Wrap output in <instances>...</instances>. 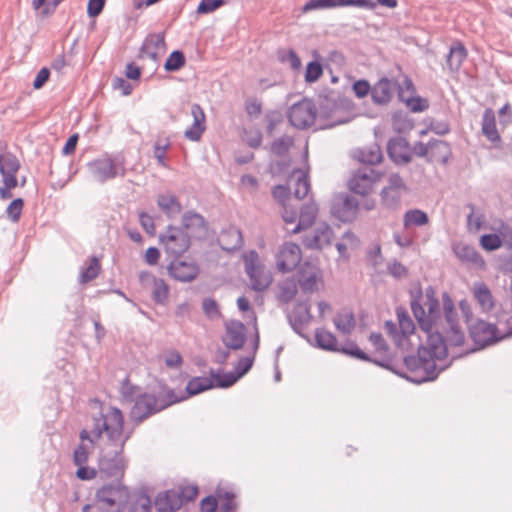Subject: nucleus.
<instances>
[{
  "instance_id": "obj_39",
  "label": "nucleus",
  "mask_w": 512,
  "mask_h": 512,
  "mask_svg": "<svg viewBox=\"0 0 512 512\" xmlns=\"http://www.w3.org/2000/svg\"><path fill=\"white\" fill-rule=\"evenodd\" d=\"M297 281L295 277H290L279 283L278 300L284 304L290 303L297 294Z\"/></svg>"
},
{
  "instance_id": "obj_17",
  "label": "nucleus",
  "mask_w": 512,
  "mask_h": 512,
  "mask_svg": "<svg viewBox=\"0 0 512 512\" xmlns=\"http://www.w3.org/2000/svg\"><path fill=\"white\" fill-rule=\"evenodd\" d=\"M167 273L175 281L188 283L199 275V266L194 262L173 258L167 265Z\"/></svg>"
},
{
  "instance_id": "obj_60",
  "label": "nucleus",
  "mask_w": 512,
  "mask_h": 512,
  "mask_svg": "<svg viewBox=\"0 0 512 512\" xmlns=\"http://www.w3.org/2000/svg\"><path fill=\"white\" fill-rule=\"evenodd\" d=\"M314 230L320 237V240L324 247L329 246L331 244L334 231L326 222L319 223Z\"/></svg>"
},
{
  "instance_id": "obj_30",
  "label": "nucleus",
  "mask_w": 512,
  "mask_h": 512,
  "mask_svg": "<svg viewBox=\"0 0 512 512\" xmlns=\"http://www.w3.org/2000/svg\"><path fill=\"white\" fill-rule=\"evenodd\" d=\"M453 251L461 262L473 264L478 267L485 266L484 259L473 246L458 244L453 246Z\"/></svg>"
},
{
  "instance_id": "obj_33",
  "label": "nucleus",
  "mask_w": 512,
  "mask_h": 512,
  "mask_svg": "<svg viewBox=\"0 0 512 512\" xmlns=\"http://www.w3.org/2000/svg\"><path fill=\"white\" fill-rule=\"evenodd\" d=\"M315 347L331 352H338V342L335 335L325 329L317 328L315 330Z\"/></svg>"
},
{
  "instance_id": "obj_55",
  "label": "nucleus",
  "mask_w": 512,
  "mask_h": 512,
  "mask_svg": "<svg viewBox=\"0 0 512 512\" xmlns=\"http://www.w3.org/2000/svg\"><path fill=\"white\" fill-rule=\"evenodd\" d=\"M23 207L24 200L22 198L19 197L13 199L6 208L7 218L13 223L18 222L21 217Z\"/></svg>"
},
{
  "instance_id": "obj_14",
  "label": "nucleus",
  "mask_w": 512,
  "mask_h": 512,
  "mask_svg": "<svg viewBox=\"0 0 512 512\" xmlns=\"http://www.w3.org/2000/svg\"><path fill=\"white\" fill-rule=\"evenodd\" d=\"M359 202L348 194H339L331 202L330 212L332 216L341 222H352L358 213Z\"/></svg>"
},
{
  "instance_id": "obj_40",
  "label": "nucleus",
  "mask_w": 512,
  "mask_h": 512,
  "mask_svg": "<svg viewBox=\"0 0 512 512\" xmlns=\"http://www.w3.org/2000/svg\"><path fill=\"white\" fill-rule=\"evenodd\" d=\"M382 152L377 144H373L370 147L360 149L357 154V159L363 164H367L369 167L381 162Z\"/></svg>"
},
{
  "instance_id": "obj_26",
  "label": "nucleus",
  "mask_w": 512,
  "mask_h": 512,
  "mask_svg": "<svg viewBox=\"0 0 512 512\" xmlns=\"http://www.w3.org/2000/svg\"><path fill=\"white\" fill-rule=\"evenodd\" d=\"M191 114L193 116L192 125L184 132V137L190 141H199L206 129L205 113L202 107L195 103L191 106Z\"/></svg>"
},
{
  "instance_id": "obj_34",
  "label": "nucleus",
  "mask_w": 512,
  "mask_h": 512,
  "mask_svg": "<svg viewBox=\"0 0 512 512\" xmlns=\"http://www.w3.org/2000/svg\"><path fill=\"white\" fill-rule=\"evenodd\" d=\"M466 57L467 50L462 42L458 41L450 47L446 64L451 71H458Z\"/></svg>"
},
{
  "instance_id": "obj_24",
  "label": "nucleus",
  "mask_w": 512,
  "mask_h": 512,
  "mask_svg": "<svg viewBox=\"0 0 512 512\" xmlns=\"http://www.w3.org/2000/svg\"><path fill=\"white\" fill-rule=\"evenodd\" d=\"M182 505L181 495L175 489L158 493L154 501L157 512H176Z\"/></svg>"
},
{
  "instance_id": "obj_25",
  "label": "nucleus",
  "mask_w": 512,
  "mask_h": 512,
  "mask_svg": "<svg viewBox=\"0 0 512 512\" xmlns=\"http://www.w3.org/2000/svg\"><path fill=\"white\" fill-rule=\"evenodd\" d=\"M181 223L182 229L187 233L190 232L192 235H197L199 237L205 235L208 230V222L206 219L194 210L184 212Z\"/></svg>"
},
{
  "instance_id": "obj_1",
  "label": "nucleus",
  "mask_w": 512,
  "mask_h": 512,
  "mask_svg": "<svg viewBox=\"0 0 512 512\" xmlns=\"http://www.w3.org/2000/svg\"><path fill=\"white\" fill-rule=\"evenodd\" d=\"M442 303L447 323V327H443L445 336L439 331L426 336V345L420 344L418 346L417 356L407 355L403 357V364L409 373L404 372L400 367L401 375L398 376L411 383L423 384L436 380L439 374L452 364L455 357L445 364H437L436 361L441 362L447 358L448 346L460 347L465 342V334L459 323L454 301L449 293L444 292L442 294Z\"/></svg>"
},
{
  "instance_id": "obj_42",
  "label": "nucleus",
  "mask_w": 512,
  "mask_h": 512,
  "mask_svg": "<svg viewBox=\"0 0 512 512\" xmlns=\"http://www.w3.org/2000/svg\"><path fill=\"white\" fill-rule=\"evenodd\" d=\"M210 376L214 381V387L222 389L233 386L239 380L235 372H223L220 369H210Z\"/></svg>"
},
{
  "instance_id": "obj_53",
  "label": "nucleus",
  "mask_w": 512,
  "mask_h": 512,
  "mask_svg": "<svg viewBox=\"0 0 512 512\" xmlns=\"http://www.w3.org/2000/svg\"><path fill=\"white\" fill-rule=\"evenodd\" d=\"M202 310L204 315L210 320H218L222 317L219 304L212 297H205L202 300Z\"/></svg>"
},
{
  "instance_id": "obj_29",
  "label": "nucleus",
  "mask_w": 512,
  "mask_h": 512,
  "mask_svg": "<svg viewBox=\"0 0 512 512\" xmlns=\"http://www.w3.org/2000/svg\"><path fill=\"white\" fill-rule=\"evenodd\" d=\"M481 130L488 141L494 144L501 143V136L496 127V116L492 108L484 110L481 121Z\"/></svg>"
},
{
  "instance_id": "obj_22",
  "label": "nucleus",
  "mask_w": 512,
  "mask_h": 512,
  "mask_svg": "<svg viewBox=\"0 0 512 512\" xmlns=\"http://www.w3.org/2000/svg\"><path fill=\"white\" fill-rule=\"evenodd\" d=\"M20 169V163L8 161L5 166H1L0 175L3 185L0 186V199L8 200L12 198V189L18 186L17 172Z\"/></svg>"
},
{
  "instance_id": "obj_18",
  "label": "nucleus",
  "mask_w": 512,
  "mask_h": 512,
  "mask_svg": "<svg viewBox=\"0 0 512 512\" xmlns=\"http://www.w3.org/2000/svg\"><path fill=\"white\" fill-rule=\"evenodd\" d=\"M398 81L388 77H381L377 82L372 85L371 99L376 106L388 105L395 92H397Z\"/></svg>"
},
{
  "instance_id": "obj_6",
  "label": "nucleus",
  "mask_w": 512,
  "mask_h": 512,
  "mask_svg": "<svg viewBox=\"0 0 512 512\" xmlns=\"http://www.w3.org/2000/svg\"><path fill=\"white\" fill-rule=\"evenodd\" d=\"M125 458L119 448L109 446L106 441L99 449L98 472L102 479L116 478L119 480L125 473Z\"/></svg>"
},
{
  "instance_id": "obj_32",
  "label": "nucleus",
  "mask_w": 512,
  "mask_h": 512,
  "mask_svg": "<svg viewBox=\"0 0 512 512\" xmlns=\"http://www.w3.org/2000/svg\"><path fill=\"white\" fill-rule=\"evenodd\" d=\"M452 156L451 148L448 142L444 140H430V159L447 164Z\"/></svg>"
},
{
  "instance_id": "obj_12",
  "label": "nucleus",
  "mask_w": 512,
  "mask_h": 512,
  "mask_svg": "<svg viewBox=\"0 0 512 512\" xmlns=\"http://www.w3.org/2000/svg\"><path fill=\"white\" fill-rule=\"evenodd\" d=\"M317 112L312 100L302 99L289 108L287 117L293 127L303 130L314 124Z\"/></svg>"
},
{
  "instance_id": "obj_50",
  "label": "nucleus",
  "mask_w": 512,
  "mask_h": 512,
  "mask_svg": "<svg viewBox=\"0 0 512 512\" xmlns=\"http://www.w3.org/2000/svg\"><path fill=\"white\" fill-rule=\"evenodd\" d=\"M380 195L382 204L385 207L393 210L398 208L402 196L400 191H397L395 189L393 190L389 188H383L381 190Z\"/></svg>"
},
{
  "instance_id": "obj_62",
  "label": "nucleus",
  "mask_w": 512,
  "mask_h": 512,
  "mask_svg": "<svg viewBox=\"0 0 512 512\" xmlns=\"http://www.w3.org/2000/svg\"><path fill=\"white\" fill-rule=\"evenodd\" d=\"M352 91L354 92L357 98L362 99L366 97L368 94H372V86L370 85L368 80L359 79L352 84Z\"/></svg>"
},
{
  "instance_id": "obj_46",
  "label": "nucleus",
  "mask_w": 512,
  "mask_h": 512,
  "mask_svg": "<svg viewBox=\"0 0 512 512\" xmlns=\"http://www.w3.org/2000/svg\"><path fill=\"white\" fill-rule=\"evenodd\" d=\"M277 57L282 64H289L294 71L300 70L302 63L294 49L281 48L277 51Z\"/></svg>"
},
{
  "instance_id": "obj_23",
  "label": "nucleus",
  "mask_w": 512,
  "mask_h": 512,
  "mask_svg": "<svg viewBox=\"0 0 512 512\" xmlns=\"http://www.w3.org/2000/svg\"><path fill=\"white\" fill-rule=\"evenodd\" d=\"M166 51L165 33L148 34L140 47L139 53L141 57H148L153 61L158 60V54Z\"/></svg>"
},
{
  "instance_id": "obj_38",
  "label": "nucleus",
  "mask_w": 512,
  "mask_h": 512,
  "mask_svg": "<svg viewBox=\"0 0 512 512\" xmlns=\"http://www.w3.org/2000/svg\"><path fill=\"white\" fill-rule=\"evenodd\" d=\"M398 99L404 102L409 110L413 113H420L429 108V102L426 98L420 96H407L403 89L398 91Z\"/></svg>"
},
{
  "instance_id": "obj_28",
  "label": "nucleus",
  "mask_w": 512,
  "mask_h": 512,
  "mask_svg": "<svg viewBox=\"0 0 512 512\" xmlns=\"http://www.w3.org/2000/svg\"><path fill=\"white\" fill-rule=\"evenodd\" d=\"M318 212V207L315 202L304 204L300 208L299 219L291 230L290 234H297L301 231L308 229L315 221Z\"/></svg>"
},
{
  "instance_id": "obj_19",
  "label": "nucleus",
  "mask_w": 512,
  "mask_h": 512,
  "mask_svg": "<svg viewBox=\"0 0 512 512\" xmlns=\"http://www.w3.org/2000/svg\"><path fill=\"white\" fill-rule=\"evenodd\" d=\"M246 342V326L239 320H230L225 324L222 343L231 350H240Z\"/></svg>"
},
{
  "instance_id": "obj_45",
  "label": "nucleus",
  "mask_w": 512,
  "mask_h": 512,
  "mask_svg": "<svg viewBox=\"0 0 512 512\" xmlns=\"http://www.w3.org/2000/svg\"><path fill=\"white\" fill-rule=\"evenodd\" d=\"M338 352L365 362L371 360V357L352 340H346Z\"/></svg>"
},
{
  "instance_id": "obj_5",
  "label": "nucleus",
  "mask_w": 512,
  "mask_h": 512,
  "mask_svg": "<svg viewBox=\"0 0 512 512\" xmlns=\"http://www.w3.org/2000/svg\"><path fill=\"white\" fill-rule=\"evenodd\" d=\"M87 168L93 179L100 184L126 175L125 158L120 153H104L89 161Z\"/></svg>"
},
{
  "instance_id": "obj_27",
  "label": "nucleus",
  "mask_w": 512,
  "mask_h": 512,
  "mask_svg": "<svg viewBox=\"0 0 512 512\" xmlns=\"http://www.w3.org/2000/svg\"><path fill=\"white\" fill-rule=\"evenodd\" d=\"M244 245L242 231L236 226H230L221 232L220 246L223 251L233 253Z\"/></svg>"
},
{
  "instance_id": "obj_35",
  "label": "nucleus",
  "mask_w": 512,
  "mask_h": 512,
  "mask_svg": "<svg viewBox=\"0 0 512 512\" xmlns=\"http://www.w3.org/2000/svg\"><path fill=\"white\" fill-rule=\"evenodd\" d=\"M214 388V381L210 377L197 376L190 379L186 385V394L184 397L187 399L189 396L198 395L204 391Z\"/></svg>"
},
{
  "instance_id": "obj_10",
  "label": "nucleus",
  "mask_w": 512,
  "mask_h": 512,
  "mask_svg": "<svg viewBox=\"0 0 512 512\" xmlns=\"http://www.w3.org/2000/svg\"><path fill=\"white\" fill-rule=\"evenodd\" d=\"M294 277L304 294L318 292L323 286L322 270L311 261H305L299 265Z\"/></svg>"
},
{
  "instance_id": "obj_61",
  "label": "nucleus",
  "mask_w": 512,
  "mask_h": 512,
  "mask_svg": "<svg viewBox=\"0 0 512 512\" xmlns=\"http://www.w3.org/2000/svg\"><path fill=\"white\" fill-rule=\"evenodd\" d=\"M255 357L254 355L241 357L235 365V374L238 379L242 378L246 373L250 371L253 366Z\"/></svg>"
},
{
  "instance_id": "obj_54",
  "label": "nucleus",
  "mask_w": 512,
  "mask_h": 512,
  "mask_svg": "<svg viewBox=\"0 0 512 512\" xmlns=\"http://www.w3.org/2000/svg\"><path fill=\"white\" fill-rule=\"evenodd\" d=\"M216 496L218 499L222 500L220 506L221 512H231L237 507L235 502L236 495L233 492L217 489Z\"/></svg>"
},
{
  "instance_id": "obj_52",
  "label": "nucleus",
  "mask_w": 512,
  "mask_h": 512,
  "mask_svg": "<svg viewBox=\"0 0 512 512\" xmlns=\"http://www.w3.org/2000/svg\"><path fill=\"white\" fill-rule=\"evenodd\" d=\"M171 142L169 137H166L164 142L162 143L161 139L159 138L153 146V154L155 159L157 160L158 165L167 168L168 164L165 158L166 151L170 148Z\"/></svg>"
},
{
  "instance_id": "obj_16",
  "label": "nucleus",
  "mask_w": 512,
  "mask_h": 512,
  "mask_svg": "<svg viewBox=\"0 0 512 512\" xmlns=\"http://www.w3.org/2000/svg\"><path fill=\"white\" fill-rule=\"evenodd\" d=\"M379 178V174L369 166L356 170L349 180L350 190L361 196L367 195L373 186V183Z\"/></svg>"
},
{
  "instance_id": "obj_63",
  "label": "nucleus",
  "mask_w": 512,
  "mask_h": 512,
  "mask_svg": "<svg viewBox=\"0 0 512 512\" xmlns=\"http://www.w3.org/2000/svg\"><path fill=\"white\" fill-rule=\"evenodd\" d=\"M290 188L286 185H277L272 190V195L274 199L282 205V207L287 206V201L290 200Z\"/></svg>"
},
{
  "instance_id": "obj_48",
  "label": "nucleus",
  "mask_w": 512,
  "mask_h": 512,
  "mask_svg": "<svg viewBox=\"0 0 512 512\" xmlns=\"http://www.w3.org/2000/svg\"><path fill=\"white\" fill-rule=\"evenodd\" d=\"M139 386L130 382L129 376H126L120 385V394L122 401L132 403L139 395Z\"/></svg>"
},
{
  "instance_id": "obj_11",
  "label": "nucleus",
  "mask_w": 512,
  "mask_h": 512,
  "mask_svg": "<svg viewBox=\"0 0 512 512\" xmlns=\"http://www.w3.org/2000/svg\"><path fill=\"white\" fill-rule=\"evenodd\" d=\"M468 330L469 336L475 345V348L471 351L495 344L504 338V335L499 334L496 325L481 319H477L475 322L468 324Z\"/></svg>"
},
{
  "instance_id": "obj_4",
  "label": "nucleus",
  "mask_w": 512,
  "mask_h": 512,
  "mask_svg": "<svg viewBox=\"0 0 512 512\" xmlns=\"http://www.w3.org/2000/svg\"><path fill=\"white\" fill-rule=\"evenodd\" d=\"M106 418H99L95 428L96 437H102L105 433L106 441L109 446L119 448V452H124L126 442L131 438L133 429L125 430L124 415L118 407L109 406Z\"/></svg>"
},
{
  "instance_id": "obj_49",
  "label": "nucleus",
  "mask_w": 512,
  "mask_h": 512,
  "mask_svg": "<svg viewBox=\"0 0 512 512\" xmlns=\"http://www.w3.org/2000/svg\"><path fill=\"white\" fill-rule=\"evenodd\" d=\"M99 418H106V413H104L103 411H100L98 414L93 416V418H92L93 427H92L91 431L89 432L87 429H82L79 433V438L81 441L80 443H85L87 441L93 447L102 438V437H96L95 432H94L95 428L98 424Z\"/></svg>"
},
{
  "instance_id": "obj_37",
  "label": "nucleus",
  "mask_w": 512,
  "mask_h": 512,
  "mask_svg": "<svg viewBox=\"0 0 512 512\" xmlns=\"http://www.w3.org/2000/svg\"><path fill=\"white\" fill-rule=\"evenodd\" d=\"M429 223L428 214L418 208L407 210L403 215V226L409 228L411 226L421 227Z\"/></svg>"
},
{
  "instance_id": "obj_8",
  "label": "nucleus",
  "mask_w": 512,
  "mask_h": 512,
  "mask_svg": "<svg viewBox=\"0 0 512 512\" xmlns=\"http://www.w3.org/2000/svg\"><path fill=\"white\" fill-rule=\"evenodd\" d=\"M165 252L173 258H180L191 245L190 235L182 228L168 225L165 233L159 235Z\"/></svg>"
},
{
  "instance_id": "obj_2",
  "label": "nucleus",
  "mask_w": 512,
  "mask_h": 512,
  "mask_svg": "<svg viewBox=\"0 0 512 512\" xmlns=\"http://www.w3.org/2000/svg\"><path fill=\"white\" fill-rule=\"evenodd\" d=\"M410 306L414 317L416 318L421 330L425 332L426 336L435 334L437 331L443 333L445 336L444 328L447 327L445 316L441 317L440 304L438 298L425 300L424 304L427 307V312L423 307V290L420 283L409 290ZM445 314V312L443 311Z\"/></svg>"
},
{
  "instance_id": "obj_20",
  "label": "nucleus",
  "mask_w": 512,
  "mask_h": 512,
  "mask_svg": "<svg viewBox=\"0 0 512 512\" xmlns=\"http://www.w3.org/2000/svg\"><path fill=\"white\" fill-rule=\"evenodd\" d=\"M152 502L150 496L143 489L130 490L125 498L123 512H151Z\"/></svg>"
},
{
  "instance_id": "obj_13",
  "label": "nucleus",
  "mask_w": 512,
  "mask_h": 512,
  "mask_svg": "<svg viewBox=\"0 0 512 512\" xmlns=\"http://www.w3.org/2000/svg\"><path fill=\"white\" fill-rule=\"evenodd\" d=\"M311 305L308 299L299 300L292 311L287 314V320L292 330L308 343L312 344L311 338L304 333V327L311 321Z\"/></svg>"
},
{
  "instance_id": "obj_15",
  "label": "nucleus",
  "mask_w": 512,
  "mask_h": 512,
  "mask_svg": "<svg viewBox=\"0 0 512 512\" xmlns=\"http://www.w3.org/2000/svg\"><path fill=\"white\" fill-rule=\"evenodd\" d=\"M301 248L293 242H285L276 254V264L279 271L291 272L299 267L301 261Z\"/></svg>"
},
{
  "instance_id": "obj_47",
  "label": "nucleus",
  "mask_w": 512,
  "mask_h": 512,
  "mask_svg": "<svg viewBox=\"0 0 512 512\" xmlns=\"http://www.w3.org/2000/svg\"><path fill=\"white\" fill-rule=\"evenodd\" d=\"M185 63L186 58L183 51L174 50L166 59L164 63V69L167 72H176L179 71L182 67H184Z\"/></svg>"
},
{
  "instance_id": "obj_7",
  "label": "nucleus",
  "mask_w": 512,
  "mask_h": 512,
  "mask_svg": "<svg viewBox=\"0 0 512 512\" xmlns=\"http://www.w3.org/2000/svg\"><path fill=\"white\" fill-rule=\"evenodd\" d=\"M128 487L118 481L108 483L96 490L95 501L100 512H123Z\"/></svg>"
},
{
  "instance_id": "obj_56",
  "label": "nucleus",
  "mask_w": 512,
  "mask_h": 512,
  "mask_svg": "<svg viewBox=\"0 0 512 512\" xmlns=\"http://www.w3.org/2000/svg\"><path fill=\"white\" fill-rule=\"evenodd\" d=\"M480 245L484 250L488 252L499 249L501 247V239L499 233L483 234L480 237Z\"/></svg>"
},
{
  "instance_id": "obj_9",
  "label": "nucleus",
  "mask_w": 512,
  "mask_h": 512,
  "mask_svg": "<svg viewBox=\"0 0 512 512\" xmlns=\"http://www.w3.org/2000/svg\"><path fill=\"white\" fill-rule=\"evenodd\" d=\"M245 272L250 279L251 289L257 292L265 290L271 283V277L260 263L256 250H250L243 255Z\"/></svg>"
},
{
  "instance_id": "obj_31",
  "label": "nucleus",
  "mask_w": 512,
  "mask_h": 512,
  "mask_svg": "<svg viewBox=\"0 0 512 512\" xmlns=\"http://www.w3.org/2000/svg\"><path fill=\"white\" fill-rule=\"evenodd\" d=\"M159 209L168 217L174 218L182 211V205L173 194H159L157 197Z\"/></svg>"
},
{
  "instance_id": "obj_3",
  "label": "nucleus",
  "mask_w": 512,
  "mask_h": 512,
  "mask_svg": "<svg viewBox=\"0 0 512 512\" xmlns=\"http://www.w3.org/2000/svg\"><path fill=\"white\" fill-rule=\"evenodd\" d=\"M183 400L185 397H178L173 389L168 388L166 384H160L158 395L145 392L136 397L129 416L135 425H139L150 416Z\"/></svg>"
},
{
  "instance_id": "obj_57",
  "label": "nucleus",
  "mask_w": 512,
  "mask_h": 512,
  "mask_svg": "<svg viewBox=\"0 0 512 512\" xmlns=\"http://www.w3.org/2000/svg\"><path fill=\"white\" fill-rule=\"evenodd\" d=\"M323 74V67L322 64L317 61H310L308 62L306 66L305 71V81L307 83H314L316 82Z\"/></svg>"
},
{
  "instance_id": "obj_58",
  "label": "nucleus",
  "mask_w": 512,
  "mask_h": 512,
  "mask_svg": "<svg viewBox=\"0 0 512 512\" xmlns=\"http://www.w3.org/2000/svg\"><path fill=\"white\" fill-rule=\"evenodd\" d=\"M338 7L337 0H308L302 7V12L306 13L313 10L329 9Z\"/></svg>"
},
{
  "instance_id": "obj_21",
  "label": "nucleus",
  "mask_w": 512,
  "mask_h": 512,
  "mask_svg": "<svg viewBox=\"0 0 512 512\" xmlns=\"http://www.w3.org/2000/svg\"><path fill=\"white\" fill-rule=\"evenodd\" d=\"M387 153L389 158L398 165L407 164L412 160L409 143L400 136L389 139Z\"/></svg>"
},
{
  "instance_id": "obj_64",
  "label": "nucleus",
  "mask_w": 512,
  "mask_h": 512,
  "mask_svg": "<svg viewBox=\"0 0 512 512\" xmlns=\"http://www.w3.org/2000/svg\"><path fill=\"white\" fill-rule=\"evenodd\" d=\"M89 456V447L86 443H79L73 452L74 465L86 464Z\"/></svg>"
},
{
  "instance_id": "obj_51",
  "label": "nucleus",
  "mask_w": 512,
  "mask_h": 512,
  "mask_svg": "<svg viewBox=\"0 0 512 512\" xmlns=\"http://www.w3.org/2000/svg\"><path fill=\"white\" fill-rule=\"evenodd\" d=\"M334 324L339 331L343 333H350L355 326L353 313H338L334 318Z\"/></svg>"
},
{
  "instance_id": "obj_43",
  "label": "nucleus",
  "mask_w": 512,
  "mask_h": 512,
  "mask_svg": "<svg viewBox=\"0 0 512 512\" xmlns=\"http://www.w3.org/2000/svg\"><path fill=\"white\" fill-rule=\"evenodd\" d=\"M101 270L99 258L96 256H92L90 258L89 265L86 267H81L79 274V283L85 284L88 283L95 278L98 277Z\"/></svg>"
},
{
  "instance_id": "obj_41",
  "label": "nucleus",
  "mask_w": 512,
  "mask_h": 512,
  "mask_svg": "<svg viewBox=\"0 0 512 512\" xmlns=\"http://www.w3.org/2000/svg\"><path fill=\"white\" fill-rule=\"evenodd\" d=\"M151 298L157 305H166L169 298V286L164 279L158 278L152 283Z\"/></svg>"
},
{
  "instance_id": "obj_36",
  "label": "nucleus",
  "mask_w": 512,
  "mask_h": 512,
  "mask_svg": "<svg viewBox=\"0 0 512 512\" xmlns=\"http://www.w3.org/2000/svg\"><path fill=\"white\" fill-rule=\"evenodd\" d=\"M292 175H297L294 184V197L298 200L304 199L310 191V180L307 172L300 168H295L292 171Z\"/></svg>"
},
{
  "instance_id": "obj_59",
  "label": "nucleus",
  "mask_w": 512,
  "mask_h": 512,
  "mask_svg": "<svg viewBox=\"0 0 512 512\" xmlns=\"http://www.w3.org/2000/svg\"><path fill=\"white\" fill-rule=\"evenodd\" d=\"M292 140L290 138L280 137L271 144V152L276 156H284L288 153Z\"/></svg>"
},
{
  "instance_id": "obj_44",
  "label": "nucleus",
  "mask_w": 512,
  "mask_h": 512,
  "mask_svg": "<svg viewBox=\"0 0 512 512\" xmlns=\"http://www.w3.org/2000/svg\"><path fill=\"white\" fill-rule=\"evenodd\" d=\"M475 298L484 311H489L494 306L491 291L484 283H478L474 292Z\"/></svg>"
}]
</instances>
